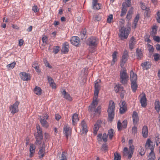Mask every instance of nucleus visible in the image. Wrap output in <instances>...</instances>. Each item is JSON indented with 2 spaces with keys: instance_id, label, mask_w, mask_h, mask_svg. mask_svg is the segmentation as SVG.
Segmentation results:
<instances>
[{
  "instance_id": "nucleus-1",
  "label": "nucleus",
  "mask_w": 160,
  "mask_h": 160,
  "mask_svg": "<svg viewBox=\"0 0 160 160\" xmlns=\"http://www.w3.org/2000/svg\"><path fill=\"white\" fill-rule=\"evenodd\" d=\"M115 104L112 100L109 101V104L107 110L108 113V120L111 121L114 118Z\"/></svg>"
},
{
  "instance_id": "nucleus-2",
  "label": "nucleus",
  "mask_w": 160,
  "mask_h": 160,
  "mask_svg": "<svg viewBox=\"0 0 160 160\" xmlns=\"http://www.w3.org/2000/svg\"><path fill=\"white\" fill-rule=\"evenodd\" d=\"M119 37L121 40H123L127 39L128 38L130 31V28L123 27L119 29Z\"/></svg>"
},
{
  "instance_id": "nucleus-3",
  "label": "nucleus",
  "mask_w": 160,
  "mask_h": 160,
  "mask_svg": "<svg viewBox=\"0 0 160 160\" xmlns=\"http://www.w3.org/2000/svg\"><path fill=\"white\" fill-rule=\"evenodd\" d=\"M98 43V38L94 36L90 37L88 39L87 41V45L92 48L96 47Z\"/></svg>"
},
{
  "instance_id": "nucleus-4",
  "label": "nucleus",
  "mask_w": 160,
  "mask_h": 160,
  "mask_svg": "<svg viewBox=\"0 0 160 160\" xmlns=\"http://www.w3.org/2000/svg\"><path fill=\"white\" fill-rule=\"evenodd\" d=\"M134 147L133 145H130L129 146V150L127 147L124 148L123 150V155L125 156H128V158L130 159L133 155Z\"/></svg>"
},
{
  "instance_id": "nucleus-5",
  "label": "nucleus",
  "mask_w": 160,
  "mask_h": 160,
  "mask_svg": "<svg viewBox=\"0 0 160 160\" xmlns=\"http://www.w3.org/2000/svg\"><path fill=\"white\" fill-rule=\"evenodd\" d=\"M151 144H152V142L149 139H148L147 141L146 145L151 150V152L148 156L149 159L148 160H154L155 158L153 152L154 147L151 145Z\"/></svg>"
},
{
  "instance_id": "nucleus-6",
  "label": "nucleus",
  "mask_w": 160,
  "mask_h": 160,
  "mask_svg": "<svg viewBox=\"0 0 160 160\" xmlns=\"http://www.w3.org/2000/svg\"><path fill=\"white\" fill-rule=\"evenodd\" d=\"M101 80L100 79H98L95 81L94 96L95 99L98 98V94L101 88Z\"/></svg>"
},
{
  "instance_id": "nucleus-7",
  "label": "nucleus",
  "mask_w": 160,
  "mask_h": 160,
  "mask_svg": "<svg viewBox=\"0 0 160 160\" xmlns=\"http://www.w3.org/2000/svg\"><path fill=\"white\" fill-rule=\"evenodd\" d=\"M19 104V102L16 101L13 104L10 106L9 107V110L12 114L13 115L18 112L19 111L18 106Z\"/></svg>"
},
{
  "instance_id": "nucleus-8",
  "label": "nucleus",
  "mask_w": 160,
  "mask_h": 160,
  "mask_svg": "<svg viewBox=\"0 0 160 160\" xmlns=\"http://www.w3.org/2000/svg\"><path fill=\"white\" fill-rule=\"evenodd\" d=\"M120 77V82L122 84H125L127 83L128 76L125 70H123L121 72Z\"/></svg>"
},
{
  "instance_id": "nucleus-9",
  "label": "nucleus",
  "mask_w": 160,
  "mask_h": 160,
  "mask_svg": "<svg viewBox=\"0 0 160 160\" xmlns=\"http://www.w3.org/2000/svg\"><path fill=\"white\" fill-rule=\"evenodd\" d=\"M128 58V52L127 50L124 51L122 57L121 67H123L125 63L126 62Z\"/></svg>"
},
{
  "instance_id": "nucleus-10",
  "label": "nucleus",
  "mask_w": 160,
  "mask_h": 160,
  "mask_svg": "<svg viewBox=\"0 0 160 160\" xmlns=\"http://www.w3.org/2000/svg\"><path fill=\"white\" fill-rule=\"evenodd\" d=\"M19 75L21 79L23 81H28L31 79V76L30 74L27 73L25 72H21Z\"/></svg>"
},
{
  "instance_id": "nucleus-11",
  "label": "nucleus",
  "mask_w": 160,
  "mask_h": 160,
  "mask_svg": "<svg viewBox=\"0 0 160 160\" xmlns=\"http://www.w3.org/2000/svg\"><path fill=\"white\" fill-rule=\"evenodd\" d=\"M120 108V112L121 114L124 113L127 110V107L126 102L124 101H121L119 104Z\"/></svg>"
},
{
  "instance_id": "nucleus-12",
  "label": "nucleus",
  "mask_w": 160,
  "mask_h": 160,
  "mask_svg": "<svg viewBox=\"0 0 160 160\" xmlns=\"http://www.w3.org/2000/svg\"><path fill=\"white\" fill-rule=\"evenodd\" d=\"M97 99L95 98V96H94L92 102L89 107L88 110L92 112L94 111L98 104V101L97 100Z\"/></svg>"
},
{
  "instance_id": "nucleus-13",
  "label": "nucleus",
  "mask_w": 160,
  "mask_h": 160,
  "mask_svg": "<svg viewBox=\"0 0 160 160\" xmlns=\"http://www.w3.org/2000/svg\"><path fill=\"white\" fill-rule=\"evenodd\" d=\"M63 130L66 137L68 139V137L71 135V130L68 125L66 124L64 126Z\"/></svg>"
},
{
  "instance_id": "nucleus-14",
  "label": "nucleus",
  "mask_w": 160,
  "mask_h": 160,
  "mask_svg": "<svg viewBox=\"0 0 160 160\" xmlns=\"http://www.w3.org/2000/svg\"><path fill=\"white\" fill-rule=\"evenodd\" d=\"M45 145L43 144L42 147L39 148V150L38 152V154L40 158H42L45 155Z\"/></svg>"
},
{
  "instance_id": "nucleus-15",
  "label": "nucleus",
  "mask_w": 160,
  "mask_h": 160,
  "mask_svg": "<svg viewBox=\"0 0 160 160\" xmlns=\"http://www.w3.org/2000/svg\"><path fill=\"white\" fill-rule=\"evenodd\" d=\"M79 38L78 37H72L71 39V43L75 46H77L79 44Z\"/></svg>"
},
{
  "instance_id": "nucleus-16",
  "label": "nucleus",
  "mask_w": 160,
  "mask_h": 160,
  "mask_svg": "<svg viewBox=\"0 0 160 160\" xmlns=\"http://www.w3.org/2000/svg\"><path fill=\"white\" fill-rule=\"evenodd\" d=\"M62 94L63 96V98L66 100L71 101L72 100V97L70 96V95L65 91V89L63 90L62 91H61Z\"/></svg>"
},
{
  "instance_id": "nucleus-17",
  "label": "nucleus",
  "mask_w": 160,
  "mask_h": 160,
  "mask_svg": "<svg viewBox=\"0 0 160 160\" xmlns=\"http://www.w3.org/2000/svg\"><path fill=\"white\" fill-rule=\"evenodd\" d=\"M136 43V41L134 38L132 37L129 41V48L131 50H132L134 48Z\"/></svg>"
},
{
  "instance_id": "nucleus-18",
  "label": "nucleus",
  "mask_w": 160,
  "mask_h": 160,
  "mask_svg": "<svg viewBox=\"0 0 160 160\" xmlns=\"http://www.w3.org/2000/svg\"><path fill=\"white\" fill-rule=\"evenodd\" d=\"M92 8L95 10L99 9L100 8L101 5L98 3V0H92Z\"/></svg>"
},
{
  "instance_id": "nucleus-19",
  "label": "nucleus",
  "mask_w": 160,
  "mask_h": 160,
  "mask_svg": "<svg viewBox=\"0 0 160 160\" xmlns=\"http://www.w3.org/2000/svg\"><path fill=\"white\" fill-rule=\"evenodd\" d=\"M141 66L144 70L148 69L151 67V64L148 62H145L142 63Z\"/></svg>"
},
{
  "instance_id": "nucleus-20",
  "label": "nucleus",
  "mask_w": 160,
  "mask_h": 160,
  "mask_svg": "<svg viewBox=\"0 0 160 160\" xmlns=\"http://www.w3.org/2000/svg\"><path fill=\"white\" fill-rule=\"evenodd\" d=\"M69 48V47L68 43L66 42L64 43L62 48V52L64 53H66L68 52Z\"/></svg>"
},
{
  "instance_id": "nucleus-21",
  "label": "nucleus",
  "mask_w": 160,
  "mask_h": 160,
  "mask_svg": "<svg viewBox=\"0 0 160 160\" xmlns=\"http://www.w3.org/2000/svg\"><path fill=\"white\" fill-rule=\"evenodd\" d=\"M133 122L134 124H136L139 121L138 113L136 111H133L132 115Z\"/></svg>"
},
{
  "instance_id": "nucleus-22",
  "label": "nucleus",
  "mask_w": 160,
  "mask_h": 160,
  "mask_svg": "<svg viewBox=\"0 0 160 160\" xmlns=\"http://www.w3.org/2000/svg\"><path fill=\"white\" fill-rule=\"evenodd\" d=\"M148 127L146 126H144L142 130V134L143 137L146 138L148 137Z\"/></svg>"
},
{
  "instance_id": "nucleus-23",
  "label": "nucleus",
  "mask_w": 160,
  "mask_h": 160,
  "mask_svg": "<svg viewBox=\"0 0 160 160\" xmlns=\"http://www.w3.org/2000/svg\"><path fill=\"white\" fill-rule=\"evenodd\" d=\"M81 125L82 128V133L86 134L88 130L87 129L86 124L84 121H82L81 122Z\"/></svg>"
},
{
  "instance_id": "nucleus-24",
  "label": "nucleus",
  "mask_w": 160,
  "mask_h": 160,
  "mask_svg": "<svg viewBox=\"0 0 160 160\" xmlns=\"http://www.w3.org/2000/svg\"><path fill=\"white\" fill-rule=\"evenodd\" d=\"M140 101L142 107H145L147 105V99L145 94L141 98Z\"/></svg>"
},
{
  "instance_id": "nucleus-25",
  "label": "nucleus",
  "mask_w": 160,
  "mask_h": 160,
  "mask_svg": "<svg viewBox=\"0 0 160 160\" xmlns=\"http://www.w3.org/2000/svg\"><path fill=\"white\" fill-rule=\"evenodd\" d=\"M40 122L44 128H47L49 127L48 122L43 118H41Z\"/></svg>"
},
{
  "instance_id": "nucleus-26",
  "label": "nucleus",
  "mask_w": 160,
  "mask_h": 160,
  "mask_svg": "<svg viewBox=\"0 0 160 160\" xmlns=\"http://www.w3.org/2000/svg\"><path fill=\"white\" fill-rule=\"evenodd\" d=\"M101 123L100 121H97L96 123L95 124L93 128V133L96 134L97 132L98 131Z\"/></svg>"
},
{
  "instance_id": "nucleus-27",
  "label": "nucleus",
  "mask_w": 160,
  "mask_h": 160,
  "mask_svg": "<svg viewBox=\"0 0 160 160\" xmlns=\"http://www.w3.org/2000/svg\"><path fill=\"white\" fill-rule=\"evenodd\" d=\"M136 56L138 59L141 60L143 57V54L140 49L137 48L136 50Z\"/></svg>"
},
{
  "instance_id": "nucleus-28",
  "label": "nucleus",
  "mask_w": 160,
  "mask_h": 160,
  "mask_svg": "<svg viewBox=\"0 0 160 160\" xmlns=\"http://www.w3.org/2000/svg\"><path fill=\"white\" fill-rule=\"evenodd\" d=\"M130 80L131 82H137V76L132 71L130 72Z\"/></svg>"
},
{
  "instance_id": "nucleus-29",
  "label": "nucleus",
  "mask_w": 160,
  "mask_h": 160,
  "mask_svg": "<svg viewBox=\"0 0 160 160\" xmlns=\"http://www.w3.org/2000/svg\"><path fill=\"white\" fill-rule=\"evenodd\" d=\"M118 53L117 51H115L112 54V59L111 63V65H113L115 64V62L117 60V55Z\"/></svg>"
},
{
  "instance_id": "nucleus-30",
  "label": "nucleus",
  "mask_w": 160,
  "mask_h": 160,
  "mask_svg": "<svg viewBox=\"0 0 160 160\" xmlns=\"http://www.w3.org/2000/svg\"><path fill=\"white\" fill-rule=\"evenodd\" d=\"M78 117L77 114L74 113L72 117V121L73 125L76 124L77 122L78 121Z\"/></svg>"
},
{
  "instance_id": "nucleus-31",
  "label": "nucleus",
  "mask_w": 160,
  "mask_h": 160,
  "mask_svg": "<svg viewBox=\"0 0 160 160\" xmlns=\"http://www.w3.org/2000/svg\"><path fill=\"white\" fill-rule=\"evenodd\" d=\"M42 89L38 86H36L34 89V93L37 95H40L42 94Z\"/></svg>"
},
{
  "instance_id": "nucleus-32",
  "label": "nucleus",
  "mask_w": 160,
  "mask_h": 160,
  "mask_svg": "<svg viewBox=\"0 0 160 160\" xmlns=\"http://www.w3.org/2000/svg\"><path fill=\"white\" fill-rule=\"evenodd\" d=\"M35 147L33 144H31L30 146V154L29 155L30 157H32L33 156V154L35 152Z\"/></svg>"
},
{
  "instance_id": "nucleus-33",
  "label": "nucleus",
  "mask_w": 160,
  "mask_h": 160,
  "mask_svg": "<svg viewBox=\"0 0 160 160\" xmlns=\"http://www.w3.org/2000/svg\"><path fill=\"white\" fill-rule=\"evenodd\" d=\"M155 108L158 112H159L160 110V103L158 100H156L155 102Z\"/></svg>"
},
{
  "instance_id": "nucleus-34",
  "label": "nucleus",
  "mask_w": 160,
  "mask_h": 160,
  "mask_svg": "<svg viewBox=\"0 0 160 160\" xmlns=\"http://www.w3.org/2000/svg\"><path fill=\"white\" fill-rule=\"evenodd\" d=\"M123 89V87L120 84L116 85L114 87V90L116 93L120 92Z\"/></svg>"
},
{
  "instance_id": "nucleus-35",
  "label": "nucleus",
  "mask_w": 160,
  "mask_h": 160,
  "mask_svg": "<svg viewBox=\"0 0 160 160\" xmlns=\"http://www.w3.org/2000/svg\"><path fill=\"white\" fill-rule=\"evenodd\" d=\"M125 4L124 3H123L122 5V8L121 12L120 14V16L121 17L122 16L126 13L127 10V7L125 6Z\"/></svg>"
},
{
  "instance_id": "nucleus-36",
  "label": "nucleus",
  "mask_w": 160,
  "mask_h": 160,
  "mask_svg": "<svg viewBox=\"0 0 160 160\" xmlns=\"http://www.w3.org/2000/svg\"><path fill=\"white\" fill-rule=\"evenodd\" d=\"M131 87L133 92H135L138 88V85L137 82H131Z\"/></svg>"
},
{
  "instance_id": "nucleus-37",
  "label": "nucleus",
  "mask_w": 160,
  "mask_h": 160,
  "mask_svg": "<svg viewBox=\"0 0 160 160\" xmlns=\"http://www.w3.org/2000/svg\"><path fill=\"white\" fill-rule=\"evenodd\" d=\"M158 27L156 25H154L152 27V31L151 34L154 36L156 34L157 31Z\"/></svg>"
},
{
  "instance_id": "nucleus-38",
  "label": "nucleus",
  "mask_w": 160,
  "mask_h": 160,
  "mask_svg": "<svg viewBox=\"0 0 160 160\" xmlns=\"http://www.w3.org/2000/svg\"><path fill=\"white\" fill-rule=\"evenodd\" d=\"M37 135H36V136H40L41 138H42V136H43L42 128L40 126L38 125L37 126Z\"/></svg>"
},
{
  "instance_id": "nucleus-39",
  "label": "nucleus",
  "mask_w": 160,
  "mask_h": 160,
  "mask_svg": "<svg viewBox=\"0 0 160 160\" xmlns=\"http://www.w3.org/2000/svg\"><path fill=\"white\" fill-rule=\"evenodd\" d=\"M36 134H35V138L36 139V141L35 143L36 144H40L41 143V140L43 138V136H42V138H41L40 136H36Z\"/></svg>"
},
{
  "instance_id": "nucleus-40",
  "label": "nucleus",
  "mask_w": 160,
  "mask_h": 160,
  "mask_svg": "<svg viewBox=\"0 0 160 160\" xmlns=\"http://www.w3.org/2000/svg\"><path fill=\"white\" fill-rule=\"evenodd\" d=\"M86 30L85 29H82L81 32L80 36L82 39H83L86 38Z\"/></svg>"
},
{
  "instance_id": "nucleus-41",
  "label": "nucleus",
  "mask_w": 160,
  "mask_h": 160,
  "mask_svg": "<svg viewBox=\"0 0 160 160\" xmlns=\"http://www.w3.org/2000/svg\"><path fill=\"white\" fill-rule=\"evenodd\" d=\"M32 67L35 69L37 72H40V71L39 69V67L38 66V63L37 62H33L32 65Z\"/></svg>"
},
{
  "instance_id": "nucleus-42",
  "label": "nucleus",
  "mask_w": 160,
  "mask_h": 160,
  "mask_svg": "<svg viewBox=\"0 0 160 160\" xmlns=\"http://www.w3.org/2000/svg\"><path fill=\"white\" fill-rule=\"evenodd\" d=\"M114 130L112 129H110L108 131V135L110 139H112L113 136Z\"/></svg>"
},
{
  "instance_id": "nucleus-43",
  "label": "nucleus",
  "mask_w": 160,
  "mask_h": 160,
  "mask_svg": "<svg viewBox=\"0 0 160 160\" xmlns=\"http://www.w3.org/2000/svg\"><path fill=\"white\" fill-rule=\"evenodd\" d=\"M16 64V62H13L12 63L8 64L7 66V67L9 69H12L15 67Z\"/></svg>"
},
{
  "instance_id": "nucleus-44",
  "label": "nucleus",
  "mask_w": 160,
  "mask_h": 160,
  "mask_svg": "<svg viewBox=\"0 0 160 160\" xmlns=\"http://www.w3.org/2000/svg\"><path fill=\"white\" fill-rule=\"evenodd\" d=\"M114 160H121V156L119 154L115 152L114 154Z\"/></svg>"
},
{
  "instance_id": "nucleus-45",
  "label": "nucleus",
  "mask_w": 160,
  "mask_h": 160,
  "mask_svg": "<svg viewBox=\"0 0 160 160\" xmlns=\"http://www.w3.org/2000/svg\"><path fill=\"white\" fill-rule=\"evenodd\" d=\"M138 152L141 156L145 154V151L142 147H140L138 149Z\"/></svg>"
},
{
  "instance_id": "nucleus-46",
  "label": "nucleus",
  "mask_w": 160,
  "mask_h": 160,
  "mask_svg": "<svg viewBox=\"0 0 160 160\" xmlns=\"http://www.w3.org/2000/svg\"><path fill=\"white\" fill-rule=\"evenodd\" d=\"M113 19V16L112 14L109 15L107 19V21L108 23H110L112 21Z\"/></svg>"
},
{
  "instance_id": "nucleus-47",
  "label": "nucleus",
  "mask_w": 160,
  "mask_h": 160,
  "mask_svg": "<svg viewBox=\"0 0 160 160\" xmlns=\"http://www.w3.org/2000/svg\"><path fill=\"white\" fill-rule=\"evenodd\" d=\"M117 128L118 131L121 130L122 128V123L121 122L120 120H119L117 123Z\"/></svg>"
},
{
  "instance_id": "nucleus-48",
  "label": "nucleus",
  "mask_w": 160,
  "mask_h": 160,
  "mask_svg": "<svg viewBox=\"0 0 160 160\" xmlns=\"http://www.w3.org/2000/svg\"><path fill=\"white\" fill-rule=\"evenodd\" d=\"M154 60L158 61L160 59V55L158 53H155L153 55Z\"/></svg>"
},
{
  "instance_id": "nucleus-49",
  "label": "nucleus",
  "mask_w": 160,
  "mask_h": 160,
  "mask_svg": "<svg viewBox=\"0 0 160 160\" xmlns=\"http://www.w3.org/2000/svg\"><path fill=\"white\" fill-rule=\"evenodd\" d=\"M101 107L100 106H98L96 109H95L94 111H93V112H95L96 113H100L101 112Z\"/></svg>"
},
{
  "instance_id": "nucleus-50",
  "label": "nucleus",
  "mask_w": 160,
  "mask_h": 160,
  "mask_svg": "<svg viewBox=\"0 0 160 160\" xmlns=\"http://www.w3.org/2000/svg\"><path fill=\"white\" fill-rule=\"evenodd\" d=\"M32 10L34 12H37L39 11L37 6L36 5H34L32 7Z\"/></svg>"
},
{
  "instance_id": "nucleus-51",
  "label": "nucleus",
  "mask_w": 160,
  "mask_h": 160,
  "mask_svg": "<svg viewBox=\"0 0 160 160\" xmlns=\"http://www.w3.org/2000/svg\"><path fill=\"white\" fill-rule=\"evenodd\" d=\"M60 48L58 46H56L55 48L53 49V51L54 53L56 54L58 53L59 50H60Z\"/></svg>"
},
{
  "instance_id": "nucleus-52",
  "label": "nucleus",
  "mask_w": 160,
  "mask_h": 160,
  "mask_svg": "<svg viewBox=\"0 0 160 160\" xmlns=\"http://www.w3.org/2000/svg\"><path fill=\"white\" fill-rule=\"evenodd\" d=\"M137 132V128L136 127L134 126L132 128V133L134 135H135Z\"/></svg>"
},
{
  "instance_id": "nucleus-53",
  "label": "nucleus",
  "mask_w": 160,
  "mask_h": 160,
  "mask_svg": "<svg viewBox=\"0 0 160 160\" xmlns=\"http://www.w3.org/2000/svg\"><path fill=\"white\" fill-rule=\"evenodd\" d=\"M107 137L108 135L106 134V133H104L103 134L102 137V139L104 142H106L107 141Z\"/></svg>"
},
{
  "instance_id": "nucleus-54",
  "label": "nucleus",
  "mask_w": 160,
  "mask_h": 160,
  "mask_svg": "<svg viewBox=\"0 0 160 160\" xmlns=\"http://www.w3.org/2000/svg\"><path fill=\"white\" fill-rule=\"evenodd\" d=\"M153 39L154 40L158 42H159L160 41V37L158 36H153Z\"/></svg>"
},
{
  "instance_id": "nucleus-55",
  "label": "nucleus",
  "mask_w": 160,
  "mask_h": 160,
  "mask_svg": "<svg viewBox=\"0 0 160 160\" xmlns=\"http://www.w3.org/2000/svg\"><path fill=\"white\" fill-rule=\"evenodd\" d=\"M127 120H124L123 121L122 123V128H126L127 127Z\"/></svg>"
},
{
  "instance_id": "nucleus-56",
  "label": "nucleus",
  "mask_w": 160,
  "mask_h": 160,
  "mask_svg": "<svg viewBox=\"0 0 160 160\" xmlns=\"http://www.w3.org/2000/svg\"><path fill=\"white\" fill-rule=\"evenodd\" d=\"M60 160H67L66 156L64 154V152H63L61 155V157Z\"/></svg>"
},
{
  "instance_id": "nucleus-57",
  "label": "nucleus",
  "mask_w": 160,
  "mask_h": 160,
  "mask_svg": "<svg viewBox=\"0 0 160 160\" xmlns=\"http://www.w3.org/2000/svg\"><path fill=\"white\" fill-rule=\"evenodd\" d=\"M148 46L149 47V48L148 49L149 52L152 53L153 52L154 49L153 48L152 45L150 44L148 45Z\"/></svg>"
},
{
  "instance_id": "nucleus-58",
  "label": "nucleus",
  "mask_w": 160,
  "mask_h": 160,
  "mask_svg": "<svg viewBox=\"0 0 160 160\" xmlns=\"http://www.w3.org/2000/svg\"><path fill=\"white\" fill-rule=\"evenodd\" d=\"M157 20L158 23H160V11H158L157 13Z\"/></svg>"
},
{
  "instance_id": "nucleus-59",
  "label": "nucleus",
  "mask_w": 160,
  "mask_h": 160,
  "mask_svg": "<svg viewBox=\"0 0 160 160\" xmlns=\"http://www.w3.org/2000/svg\"><path fill=\"white\" fill-rule=\"evenodd\" d=\"M139 15L137 14L134 18L133 22L137 23L138 22V21L139 20Z\"/></svg>"
},
{
  "instance_id": "nucleus-60",
  "label": "nucleus",
  "mask_w": 160,
  "mask_h": 160,
  "mask_svg": "<svg viewBox=\"0 0 160 160\" xmlns=\"http://www.w3.org/2000/svg\"><path fill=\"white\" fill-rule=\"evenodd\" d=\"M120 96L122 98H123L125 91L123 90V89L120 91Z\"/></svg>"
},
{
  "instance_id": "nucleus-61",
  "label": "nucleus",
  "mask_w": 160,
  "mask_h": 160,
  "mask_svg": "<svg viewBox=\"0 0 160 160\" xmlns=\"http://www.w3.org/2000/svg\"><path fill=\"white\" fill-rule=\"evenodd\" d=\"M98 140V141L100 142L101 141L102 138V134H99L97 136Z\"/></svg>"
},
{
  "instance_id": "nucleus-62",
  "label": "nucleus",
  "mask_w": 160,
  "mask_h": 160,
  "mask_svg": "<svg viewBox=\"0 0 160 160\" xmlns=\"http://www.w3.org/2000/svg\"><path fill=\"white\" fill-rule=\"evenodd\" d=\"M44 63L45 66L46 67H48L50 68H52V66L50 65L49 63L46 60L45 61Z\"/></svg>"
},
{
  "instance_id": "nucleus-63",
  "label": "nucleus",
  "mask_w": 160,
  "mask_h": 160,
  "mask_svg": "<svg viewBox=\"0 0 160 160\" xmlns=\"http://www.w3.org/2000/svg\"><path fill=\"white\" fill-rule=\"evenodd\" d=\"M126 4L127 5V6L128 7H129L130 6L131 3V0H126Z\"/></svg>"
},
{
  "instance_id": "nucleus-64",
  "label": "nucleus",
  "mask_w": 160,
  "mask_h": 160,
  "mask_svg": "<svg viewBox=\"0 0 160 160\" xmlns=\"http://www.w3.org/2000/svg\"><path fill=\"white\" fill-rule=\"evenodd\" d=\"M102 149L104 150H106L108 149V147L106 144H103L102 146Z\"/></svg>"
}]
</instances>
